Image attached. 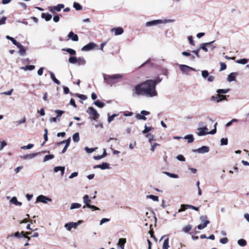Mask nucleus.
<instances>
[{
  "label": "nucleus",
  "instance_id": "1",
  "mask_svg": "<svg viewBox=\"0 0 249 249\" xmlns=\"http://www.w3.org/2000/svg\"><path fill=\"white\" fill-rule=\"evenodd\" d=\"M162 78L158 77L155 80H147L137 85L134 88L133 96L136 95L145 96L147 97H153L157 95L156 90V85L160 83Z\"/></svg>",
  "mask_w": 249,
  "mask_h": 249
},
{
  "label": "nucleus",
  "instance_id": "2",
  "mask_svg": "<svg viewBox=\"0 0 249 249\" xmlns=\"http://www.w3.org/2000/svg\"><path fill=\"white\" fill-rule=\"evenodd\" d=\"M123 77V75L121 74H115L113 75H108L106 74H103V78L106 83L112 86L115 82H113L112 80L116 79H120Z\"/></svg>",
  "mask_w": 249,
  "mask_h": 249
},
{
  "label": "nucleus",
  "instance_id": "3",
  "mask_svg": "<svg viewBox=\"0 0 249 249\" xmlns=\"http://www.w3.org/2000/svg\"><path fill=\"white\" fill-rule=\"evenodd\" d=\"M174 21L173 19H156L149 21H147L145 23V26L146 27H150L155 26L161 23H167L168 22H172Z\"/></svg>",
  "mask_w": 249,
  "mask_h": 249
},
{
  "label": "nucleus",
  "instance_id": "4",
  "mask_svg": "<svg viewBox=\"0 0 249 249\" xmlns=\"http://www.w3.org/2000/svg\"><path fill=\"white\" fill-rule=\"evenodd\" d=\"M87 112L89 115V118L92 120L96 121L99 117V114L97 112V110L92 107H90L88 108Z\"/></svg>",
  "mask_w": 249,
  "mask_h": 249
},
{
  "label": "nucleus",
  "instance_id": "5",
  "mask_svg": "<svg viewBox=\"0 0 249 249\" xmlns=\"http://www.w3.org/2000/svg\"><path fill=\"white\" fill-rule=\"evenodd\" d=\"M83 222L82 220H79L77 222H70L65 224L64 227L67 231H70L72 228H76Z\"/></svg>",
  "mask_w": 249,
  "mask_h": 249
},
{
  "label": "nucleus",
  "instance_id": "6",
  "mask_svg": "<svg viewBox=\"0 0 249 249\" xmlns=\"http://www.w3.org/2000/svg\"><path fill=\"white\" fill-rule=\"evenodd\" d=\"M229 95H219L218 93L216 96H213L211 98V100L215 103H219L223 100H227Z\"/></svg>",
  "mask_w": 249,
  "mask_h": 249
},
{
  "label": "nucleus",
  "instance_id": "7",
  "mask_svg": "<svg viewBox=\"0 0 249 249\" xmlns=\"http://www.w3.org/2000/svg\"><path fill=\"white\" fill-rule=\"evenodd\" d=\"M52 199L44 195H39L36 198L35 203L42 202L44 204L47 203L48 202H52Z\"/></svg>",
  "mask_w": 249,
  "mask_h": 249
},
{
  "label": "nucleus",
  "instance_id": "8",
  "mask_svg": "<svg viewBox=\"0 0 249 249\" xmlns=\"http://www.w3.org/2000/svg\"><path fill=\"white\" fill-rule=\"evenodd\" d=\"M179 67L181 72L186 75H188V72L190 71H196V70L195 68L184 64L179 65Z\"/></svg>",
  "mask_w": 249,
  "mask_h": 249
},
{
  "label": "nucleus",
  "instance_id": "9",
  "mask_svg": "<svg viewBox=\"0 0 249 249\" xmlns=\"http://www.w3.org/2000/svg\"><path fill=\"white\" fill-rule=\"evenodd\" d=\"M95 48H96V49H99L98 46L94 42H90L83 46L81 49V51L84 52L89 51Z\"/></svg>",
  "mask_w": 249,
  "mask_h": 249
},
{
  "label": "nucleus",
  "instance_id": "10",
  "mask_svg": "<svg viewBox=\"0 0 249 249\" xmlns=\"http://www.w3.org/2000/svg\"><path fill=\"white\" fill-rule=\"evenodd\" d=\"M209 151V147L207 146H202L201 147L197 149H193V152H197L199 154H204Z\"/></svg>",
  "mask_w": 249,
  "mask_h": 249
},
{
  "label": "nucleus",
  "instance_id": "11",
  "mask_svg": "<svg viewBox=\"0 0 249 249\" xmlns=\"http://www.w3.org/2000/svg\"><path fill=\"white\" fill-rule=\"evenodd\" d=\"M94 169L100 168L102 170L110 169V164L107 162H103L101 164L95 165L93 167Z\"/></svg>",
  "mask_w": 249,
  "mask_h": 249
},
{
  "label": "nucleus",
  "instance_id": "12",
  "mask_svg": "<svg viewBox=\"0 0 249 249\" xmlns=\"http://www.w3.org/2000/svg\"><path fill=\"white\" fill-rule=\"evenodd\" d=\"M214 41H211L210 42H206V43L200 44L199 45V47L198 49H199V50L200 49H202V50L207 52H208V49L207 47L210 46L211 44H212L213 43H214Z\"/></svg>",
  "mask_w": 249,
  "mask_h": 249
},
{
  "label": "nucleus",
  "instance_id": "13",
  "mask_svg": "<svg viewBox=\"0 0 249 249\" xmlns=\"http://www.w3.org/2000/svg\"><path fill=\"white\" fill-rule=\"evenodd\" d=\"M40 153L37 152V153H34L30 154H27L23 156H20V158L24 160H31L35 157H36L37 155H38Z\"/></svg>",
  "mask_w": 249,
  "mask_h": 249
},
{
  "label": "nucleus",
  "instance_id": "14",
  "mask_svg": "<svg viewBox=\"0 0 249 249\" xmlns=\"http://www.w3.org/2000/svg\"><path fill=\"white\" fill-rule=\"evenodd\" d=\"M83 202L85 204V205L83 207V208L84 209L86 207H88L90 205L91 203V200L89 199V196L87 195H85L83 196Z\"/></svg>",
  "mask_w": 249,
  "mask_h": 249
},
{
  "label": "nucleus",
  "instance_id": "15",
  "mask_svg": "<svg viewBox=\"0 0 249 249\" xmlns=\"http://www.w3.org/2000/svg\"><path fill=\"white\" fill-rule=\"evenodd\" d=\"M10 236H15V237H17V238H21V237L26 238L28 239V241H29L30 240V237L25 235L24 234V232L23 231H22L21 232H19L18 231H17V232H16L14 233H12Z\"/></svg>",
  "mask_w": 249,
  "mask_h": 249
},
{
  "label": "nucleus",
  "instance_id": "16",
  "mask_svg": "<svg viewBox=\"0 0 249 249\" xmlns=\"http://www.w3.org/2000/svg\"><path fill=\"white\" fill-rule=\"evenodd\" d=\"M126 242V239L125 238H120L117 244L118 249H124V244Z\"/></svg>",
  "mask_w": 249,
  "mask_h": 249
},
{
  "label": "nucleus",
  "instance_id": "17",
  "mask_svg": "<svg viewBox=\"0 0 249 249\" xmlns=\"http://www.w3.org/2000/svg\"><path fill=\"white\" fill-rule=\"evenodd\" d=\"M16 46L19 49L18 52L20 55L24 56L26 54V50L23 46L19 42Z\"/></svg>",
  "mask_w": 249,
  "mask_h": 249
},
{
  "label": "nucleus",
  "instance_id": "18",
  "mask_svg": "<svg viewBox=\"0 0 249 249\" xmlns=\"http://www.w3.org/2000/svg\"><path fill=\"white\" fill-rule=\"evenodd\" d=\"M68 37L69 39H71L73 41H78L79 38L77 35L75 34L73 32L71 31L68 35Z\"/></svg>",
  "mask_w": 249,
  "mask_h": 249
},
{
  "label": "nucleus",
  "instance_id": "19",
  "mask_svg": "<svg viewBox=\"0 0 249 249\" xmlns=\"http://www.w3.org/2000/svg\"><path fill=\"white\" fill-rule=\"evenodd\" d=\"M197 130L199 131L197 135L199 136H204L208 134L207 132H206L205 131L208 130V128L206 126H204L203 127H199L197 128Z\"/></svg>",
  "mask_w": 249,
  "mask_h": 249
},
{
  "label": "nucleus",
  "instance_id": "20",
  "mask_svg": "<svg viewBox=\"0 0 249 249\" xmlns=\"http://www.w3.org/2000/svg\"><path fill=\"white\" fill-rule=\"evenodd\" d=\"M111 31H114L115 35V36H119L122 35L124 31L123 28L119 27L117 28H114L112 29Z\"/></svg>",
  "mask_w": 249,
  "mask_h": 249
},
{
  "label": "nucleus",
  "instance_id": "21",
  "mask_svg": "<svg viewBox=\"0 0 249 249\" xmlns=\"http://www.w3.org/2000/svg\"><path fill=\"white\" fill-rule=\"evenodd\" d=\"M237 75V72H231L228 76L227 81L230 82L234 81Z\"/></svg>",
  "mask_w": 249,
  "mask_h": 249
},
{
  "label": "nucleus",
  "instance_id": "22",
  "mask_svg": "<svg viewBox=\"0 0 249 249\" xmlns=\"http://www.w3.org/2000/svg\"><path fill=\"white\" fill-rule=\"evenodd\" d=\"M41 18L45 19L46 21H50L52 18V16L50 14L47 13H42L41 14Z\"/></svg>",
  "mask_w": 249,
  "mask_h": 249
},
{
  "label": "nucleus",
  "instance_id": "23",
  "mask_svg": "<svg viewBox=\"0 0 249 249\" xmlns=\"http://www.w3.org/2000/svg\"><path fill=\"white\" fill-rule=\"evenodd\" d=\"M49 74L50 75V77L51 79L53 81L54 83L56 84L59 85L60 84V81L55 77L54 74L52 72L49 71Z\"/></svg>",
  "mask_w": 249,
  "mask_h": 249
},
{
  "label": "nucleus",
  "instance_id": "24",
  "mask_svg": "<svg viewBox=\"0 0 249 249\" xmlns=\"http://www.w3.org/2000/svg\"><path fill=\"white\" fill-rule=\"evenodd\" d=\"M10 202L17 206H21L22 205V203L18 201L16 196H13L10 200Z\"/></svg>",
  "mask_w": 249,
  "mask_h": 249
},
{
  "label": "nucleus",
  "instance_id": "25",
  "mask_svg": "<svg viewBox=\"0 0 249 249\" xmlns=\"http://www.w3.org/2000/svg\"><path fill=\"white\" fill-rule=\"evenodd\" d=\"M93 104L99 108H102L105 106V104L100 100L95 101Z\"/></svg>",
  "mask_w": 249,
  "mask_h": 249
},
{
  "label": "nucleus",
  "instance_id": "26",
  "mask_svg": "<svg viewBox=\"0 0 249 249\" xmlns=\"http://www.w3.org/2000/svg\"><path fill=\"white\" fill-rule=\"evenodd\" d=\"M62 50L67 52L71 55H75L76 54V51L71 48H63Z\"/></svg>",
  "mask_w": 249,
  "mask_h": 249
},
{
  "label": "nucleus",
  "instance_id": "27",
  "mask_svg": "<svg viewBox=\"0 0 249 249\" xmlns=\"http://www.w3.org/2000/svg\"><path fill=\"white\" fill-rule=\"evenodd\" d=\"M184 138L188 141V143H191L194 141V136L192 134L187 135Z\"/></svg>",
  "mask_w": 249,
  "mask_h": 249
},
{
  "label": "nucleus",
  "instance_id": "28",
  "mask_svg": "<svg viewBox=\"0 0 249 249\" xmlns=\"http://www.w3.org/2000/svg\"><path fill=\"white\" fill-rule=\"evenodd\" d=\"M210 223L209 221H205V223H203L202 224H199L197 226V228L199 230H201L207 226V225Z\"/></svg>",
  "mask_w": 249,
  "mask_h": 249
},
{
  "label": "nucleus",
  "instance_id": "29",
  "mask_svg": "<svg viewBox=\"0 0 249 249\" xmlns=\"http://www.w3.org/2000/svg\"><path fill=\"white\" fill-rule=\"evenodd\" d=\"M163 173L171 178H178V176L177 174H175L174 173H171L166 171L163 172Z\"/></svg>",
  "mask_w": 249,
  "mask_h": 249
},
{
  "label": "nucleus",
  "instance_id": "30",
  "mask_svg": "<svg viewBox=\"0 0 249 249\" xmlns=\"http://www.w3.org/2000/svg\"><path fill=\"white\" fill-rule=\"evenodd\" d=\"M6 38L7 39L10 40L13 43V44L15 46H17L19 43V42H18L14 38L8 35L6 36Z\"/></svg>",
  "mask_w": 249,
  "mask_h": 249
},
{
  "label": "nucleus",
  "instance_id": "31",
  "mask_svg": "<svg viewBox=\"0 0 249 249\" xmlns=\"http://www.w3.org/2000/svg\"><path fill=\"white\" fill-rule=\"evenodd\" d=\"M64 7V5L63 4H58L56 6H54L53 7L54 10H55L57 12H59Z\"/></svg>",
  "mask_w": 249,
  "mask_h": 249
},
{
  "label": "nucleus",
  "instance_id": "32",
  "mask_svg": "<svg viewBox=\"0 0 249 249\" xmlns=\"http://www.w3.org/2000/svg\"><path fill=\"white\" fill-rule=\"evenodd\" d=\"M73 7L77 11H79L82 9V5L80 3L76 2H73Z\"/></svg>",
  "mask_w": 249,
  "mask_h": 249
},
{
  "label": "nucleus",
  "instance_id": "33",
  "mask_svg": "<svg viewBox=\"0 0 249 249\" xmlns=\"http://www.w3.org/2000/svg\"><path fill=\"white\" fill-rule=\"evenodd\" d=\"M81 207V204L79 203H73L70 206L71 210H73L75 209H79Z\"/></svg>",
  "mask_w": 249,
  "mask_h": 249
},
{
  "label": "nucleus",
  "instance_id": "34",
  "mask_svg": "<svg viewBox=\"0 0 249 249\" xmlns=\"http://www.w3.org/2000/svg\"><path fill=\"white\" fill-rule=\"evenodd\" d=\"M169 238H166L164 241H163V245H162V249H168L169 246Z\"/></svg>",
  "mask_w": 249,
  "mask_h": 249
},
{
  "label": "nucleus",
  "instance_id": "35",
  "mask_svg": "<svg viewBox=\"0 0 249 249\" xmlns=\"http://www.w3.org/2000/svg\"><path fill=\"white\" fill-rule=\"evenodd\" d=\"M54 156L53 154H49L45 156L43 159V161L46 162L49 160H52L54 158Z\"/></svg>",
  "mask_w": 249,
  "mask_h": 249
},
{
  "label": "nucleus",
  "instance_id": "36",
  "mask_svg": "<svg viewBox=\"0 0 249 249\" xmlns=\"http://www.w3.org/2000/svg\"><path fill=\"white\" fill-rule=\"evenodd\" d=\"M237 243L241 247H245L247 245V241L244 239H240L238 240Z\"/></svg>",
  "mask_w": 249,
  "mask_h": 249
},
{
  "label": "nucleus",
  "instance_id": "37",
  "mask_svg": "<svg viewBox=\"0 0 249 249\" xmlns=\"http://www.w3.org/2000/svg\"><path fill=\"white\" fill-rule=\"evenodd\" d=\"M72 140L74 142H77L80 140L79 134L78 132L74 133L72 135Z\"/></svg>",
  "mask_w": 249,
  "mask_h": 249
},
{
  "label": "nucleus",
  "instance_id": "38",
  "mask_svg": "<svg viewBox=\"0 0 249 249\" xmlns=\"http://www.w3.org/2000/svg\"><path fill=\"white\" fill-rule=\"evenodd\" d=\"M230 89H218L216 90V92L218 94H226L229 92Z\"/></svg>",
  "mask_w": 249,
  "mask_h": 249
},
{
  "label": "nucleus",
  "instance_id": "39",
  "mask_svg": "<svg viewBox=\"0 0 249 249\" xmlns=\"http://www.w3.org/2000/svg\"><path fill=\"white\" fill-rule=\"evenodd\" d=\"M154 128L152 127H148L146 124L144 126V129L142 131V133L144 134L148 133L149 131L152 130Z\"/></svg>",
  "mask_w": 249,
  "mask_h": 249
},
{
  "label": "nucleus",
  "instance_id": "40",
  "mask_svg": "<svg viewBox=\"0 0 249 249\" xmlns=\"http://www.w3.org/2000/svg\"><path fill=\"white\" fill-rule=\"evenodd\" d=\"M69 62L71 64H76L77 62V58L75 56H71L69 58Z\"/></svg>",
  "mask_w": 249,
  "mask_h": 249
},
{
  "label": "nucleus",
  "instance_id": "41",
  "mask_svg": "<svg viewBox=\"0 0 249 249\" xmlns=\"http://www.w3.org/2000/svg\"><path fill=\"white\" fill-rule=\"evenodd\" d=\"M147 198H150L154 201H159V197L153 195H150L146 196Z\"/></svg>",
  "mask_w": 249,
  "mask_h": 249
},
{
  "label": "nucleus",
  "instance_id": "42",
  "mask_svg": "<svg viewBox=\"0 0 249 249\" xmlns=\"http://www.w3.org/2000/svg\"><path fill=\"white\" fill-rule=\"evenodd\" d=\"M55 113L57 114L56 118L59 119V118L64 113V111L59 109H56L54 110Z\"/></svg>",
  "mask_w": 249,
  "mask_h": 249
},
{
  "label": "nucleus",
  "instance_id": "43",
  "mask_svg": "<svg viewBox=\"0 0 249 249\" xmlns=\"http://www.w3.org/2000/svg\"><path fill=\"white\" fill-rule=\"evenodd\" d=\"M192 226L191 225H187L182 228V231L185 233L188 232L192 229Z\"/></svg>",
  "mask_w": 249,
  "mask_h": 249
},
{
  "label": "nucleus",
  "instance_id": "44",
  "mask_svg": "<svg viewBox=\"0 0 249 249\" xmlns=\"http://www.w3.org/2000/svg\"><path fill=\"white\" fill-rule=\"evenodd\" d=\"M236 62L238 64L244 65L247 63L248 59L246 58H242L239 60H237Z\"/></svg>",
  "mask_w": 249,
  "mask_h": 249
},
{
  "label": "nucleus",
  "instance_id": "45",
  "mask_svg": "<svg viewBox=\"0 0 249 249\" xmlns=\"http://www.w3.org/2000/svg\"><path fill=\"white\" fill-rule=\"evenodd\" d=\"M97 149V147L96 148H89L88 147H85L84 148L85 150L88 153H91L95 151L96 149Z\"/></svg>",
  "mask_w": 249,
  "mask_h": 249
},
{
  "label": "nucleus",
  "instance_id": "46",
  "mask_svg": "<svg viewBox=\"0 0 249 249\" xmlns=\"http://www.w3.org/2000/svg\"><path fill=\"white\" fill-rule=\"evenodd\" d=\"M228 140L227 138H222L220 140V144L221 145H226L228 144Z\"/></svg>",
  "mask_w": 249,
  "mask_h": 249
},
{
  "label": "nucleus",
  "instance_id": "47",
  "mask_svg": "<svg viewBox=\"0 0 249 249\" xmlns=\"http://www.w3.org/2000/svg\"><path fill=\"white\" fill-rule=\"evenodd\" d=\"M34 146V144L32 143H29L27 145L22 146L20 147L21 149H30L32 148Z\"/></svg>",
  "mask_w": 249,
  "mask_h": 249
},
{
  "label": "nucleus",
  "instance_id": "48",
  "mask_svg": "<svg viewBox=\"0 0 249 249\" xmlns=\"http://www.w3.org/2000/svg\"><path fill=\"white\" fill-rule=\"evenodd\" d=\"M136 118L139 120H144V121L146 120V117L144 116V115H143L141 113V114H137L136 115Z\"/></svg>",
  "mask_w": 249,
  "mask_h": 249
},
{
  "label": "nucleus",
  "instance_id": "49",
  "mask_svg": "<svg viewBox=\"0 0 249 249\" xmlns=\"http://www.w3.org/2000/svg\"><path fill=\"white\" fill-rule=\"evenodd\" d=\"M209 75V73L208 71L207 70H203L201 71V75L202 77L204 79L208 77V76Z\"/></svg>",
  "mask_w": 249,
  "mask_h": 249
},
{
  "label": "nucleus",
  "instance_id": "50",
  "mask_svg": "<svg viewBox=\"0 0 249 249\" xmlns=\"http://www.w3.org/2000/svg\"><path fill=\"white\" fill-rule=\"evenodd\" d=\"M77 62H78L79 65H84L86 63V60L83 57H79L77 58Z\"/></svg>",
  "mask_w": 249,
  "mask_h": 249
},
{
  "label": "nucleus",
  "instance_id": "51",
  "mask_svg": "<svg viewBox=\"0 0 249 249\" xmlns=\"http://www.w3.org/2000/svg\"><path fill=\"white\" fill-rule=\"evenodd\" d=\"M146 137L148 138V141L150 144H151L152 141L154 140V136L151 134H147Z\"/></svg>",
  "mask_w": 249,
  "mask_h": 249
},
{
  "label": "nucleus",
  "instance_id": "52",
  "mask_svg": "<svg viewBox=\"0 0 249 249\" xmlns=\"http://www.w3.org/2000/svg\"><path fill=\"white\" fill-rule=\"evenodd\" d=\"M187 204H181L180 209L178 210V213H180L181 212L184 211L186 209H188V207H186Z\"/></svg>",
  "mask_w": 249,
  "mask_h": 249
},
{
  "label": "nucleus",
  "instance_id": "53",
  "mask_svg": "<svg viewBox=\"0 0 249 249\" xmlns=\"http://www.w3.org/2000/svg\"><path fill=\"white\" fill-rule=\"evenodd\" d=\"M186 207H188V209H192L195 211H197L199 210V207H195L194 206L191 205H186Z\"/></svg>",
  "mask_w": 249,
  "mask_h": 249
},
{
  "label": "nucleus",
  "instance_id": "54",
  "mask_svg": "<svg viewBox=\"0 0 249 249\" xmlns=\"http://www.w3.org/2000/svg\"><path fill=\"white\" fill-rule=\"evenodd\" d=\"M26 119L25 117H24L22 119L19 120L16 122L17 126H18L19 124L25 123Z\"/></svg>",
  "mask_w": 249,
  "mask_h": 249
},
{
  "label": "nucleus",
  "instance_id": "55",
  "mask_svg": "<svg viewBox=\"0 0 249 249\" xmlns=\"http://www.w3.org/2000/svg\"><path fill=\"white\" fill-rule=\"evenodd\" d=\"M76 96L79 98L80 99L83 100H85L87 99V97L86 95H85L84 94H77Z\"/></svg>",
  "mask_w": 249,
  "mask_h": 249
},
{
  "label": "nucleus",
  "instance_id": "56",
  "mask_svg": "<svg viewBox=\"0 0 249 249\" xmlns=\"http://www.w3.org/2000/svg\"><path fill=\"white\" fill-rule=\"evenodd\" d=\"M159 145H160V144L158 143L155 142V143H154L153 144L151 143L150 150L152 152H154L155 151V149L156 147L157 146H159Z\"/></svg>",
  "mask_w": 249,
  "mask_h": 249
},
{
  "label": "nucleus",
  "instance_id": "57",
  "mask_svg": "<svg viewBox=\"0 0 249 249\" xmlns=\"http://www.w3.org/2000/svg\"><path fill=\"white\" fill-rule=\"evenodd\" d=\"M177 159L179 161H185V158L184 157V156L182 155H178L177 157Z\"/></svg>",
  "mask_w": 249,
  "mask_h": 249
},
{
  "label": "nucleus",
  "instance_id": "58",
  "mask_svg": "<svg viewBox=\"0 0 249 249\" xmlns=\"http://www.w3.org/2000/svg\"><path fill=\"white\" fill-rule=\"evenodd\" d=\"M199 51H200L199 49H198L197 50L192 51V52L195 54L196 57L199 58L200 57V55L199 54Z\"/></svg>",
  "mask_w": 249,
  "mask_h": 249
},
{
  "label": "nucleus",
  "instance_id": "59",
  "mask_svg": "<svg viewBox=\"0 0 249 249\" xmlns=\"http://www.w3.org/2000/svg\"><path fill=\"white\" fill-rule=\"evenodd\" d=\"M109 219L107 218H102L100 222V225H103L104 223L107 222L109 221Z\"/></svg>",
  "mask_w": 249,
  "mask_h": 249
},
{
  "label": "nucleus",
  "instance_id": "60",
  "mask_svg": "<svg viewBox=\"0 0 249 249\" xmlns=\"http://www.w3.org/2000/svg\"><path fill=\"white\" fill-rule=\"evenodd\" d=\"M228 242V239L227 237H223L220 239V243L223 244H225Z\"/></svg>",
  "mask_w": 249,
  "mask_h": 249
},
{
  "label": "nucleus",
  "instance_id": "61",
  "mask_svg": "<svg viewBox=\"0 0 249 249\" xmlns=\"http://www.w3.org/2000/svg\"><path fill=\"white\" fill-rule=\"evenodd\" d=\"M116 116L117 115H116L115 114H114L111 116H109L107 118L108 122L110 123L111 122H112L113 120L114 117H116Z\"/></svg>",
  "mask_w": 249,
  "mask_h": 249
},
{
  "label": "nucleus",
  "instance_id": "62",
  "mask_svg": "<svg viewBox=\"0 0 249 249\" xmlns=\"http://www.w3.org/2000/svg\"><path fill=\"white\" fill-rule=\"evenodd\" d=\"M188 39L189 40V41L190 44L193 46H195V42L194 41L193 36H190L188 37Z\"/></svg>",
  "mask_w": 249,
  "mask_h": 249
},
{
  "label": "nucleus",
  "instance_id": "63",
  "mask_svg": "<svg viewBox=\"0 0 249 249\" xmlns=\"http://www.w3.org/2000/svg\"><path fill=\"white\" fill-rule=\"evenodd\" d=\"M6 19L7 18L6 17L3 16L1 18V19H0V25L4 24Z\"/></svg>",
  "mask_w": 249,
  "mask_h": 249
},
{
  "label": "nucleus",
  "instance_id": "64",
  "mask_svg": "<svg viewBox=\"0 0 249 249\" xmlns=\"http://www.w3.org/2000/svg\"><path fill=\"white\" fill-rule=\"evenodd\" d=\"M220 66H221V67H220L221 71L225 70L227 68V66H226V64L223 62H220Z\"/></svg>",
  "mask_w": 249,
  "mask_h": 249
}]
</instances>
